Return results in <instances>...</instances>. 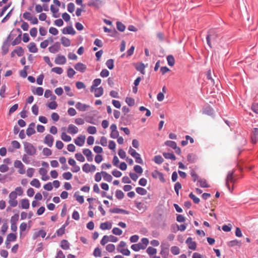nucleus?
<instances>
[{
    "instance_id": "nucleus-43",
    "label": "nucleus",
    "mask_w": 258,
    "mask_h": 258,
    "mask_svg": "<svg viewBox=\"0 0 258 258\" xmlns=\"http://www.w3.org/2000/svg\"><path fill=\"white\" fill-rule=\"evenodd\" d=\"M136 191L138 194L142 196L145 195L147 193V191L146 189L141 187H137Z\"/></svg>"
},
{
    "instance_id": "nucleus-9",
    "label": "nucleus",
    "mask_w": 258,
    "mask_h": 258,
    "mask_svg": "<svg viewBox=\"0 0 258 258\" xmlns=\"http://www.w3.org/2000/svg\"><path fill=\"white\" fill-rule=\"evenodd\" d=\"M164 245L165 244H163L162 243L161 245V251H160V254L162 255L163 258H168L169 255V250L168 248L169 247V244H167V247H164Z\"/></svg>"
},
{
    "instance_id": "nucleus-38",
    "label": "nucleus",
    "mask_w": 258,
    "mask_h": 258,
    "mask_svg": "<svg viewBox=\"0 0 258 258\" xmlns=\"http://www.w3.org/2000/svg\"><path fill=\"white\" fill-rule=\"evenodd\" d=\"M30 184L36 188H39L41 186L40 181L37 178H34L31 182Z\"/></svg>"
},
{
    "instance_id": "nucleus-5",
    "label": "nucleus",
    "mask_w": 258,
    "mask_h": 258,
    "mask_svg": "<svg viewBox=\"0 0 258 258\" xmlns=\"http://www.w3.org/2000/svg\"><path fill=\"white\" fill-rule=\"evenodd\" d=\"M117 240H118L117 238L114 236L105 235L103 236V237L101 239L100 243L102 245H104L105 244H106L109 241L115 242L117 241Z\"/></svg>"
},
{
    "instance_id": "nucleus-25",
    "label": "nucleus",
    "mask_w": 258,
    "mask_h": 258,
    "mask_svg": "<svg viewBox=\"0 0 258 258\" xmlns=\"http://www.w3.org/2000/svg\"><path fill=\"white\" fill-rule=\"evenodd\" d=\"M76 32L72 26H68L63 29L62 33L74 35Z\"/></svg>"
},
{
    "instance_id": "nucleus-24",
    "label": "nucleus",
    "mask_w": 258,
    "mask_h": 258,
    "mask_svg": "<svg viewBox=\"0 0 258 258\" xmlns=\"http://www.w3.org/2000/svg\"><path fill=\"white\" fill-rule=\"evenodd\" d=\"M76 107L77 109L81 111H85L87 108L90 107V106L81 102H78L76 104Z\"/></svg>"
},
{
    "instance_id": "nucleus-53",
    "label": "nucleus",
    "mask_w": 258,
    "mask_h": 258,
    "mask_svg": "<svg viewBox=\"0 0 258 258\" xmlns=\"http://www.w3.org/2000/svg\"><path fill=\"white\" fill-rule=\"evenodd\" d=\"M51 72L55 73L57 74L60 75L63 72V70L60 67H55L51 69Z\"/></svg>"
},
{
    "instance_id": "nucleus-64",
    "label": "nucleus",
    "mask_w": 258,
    "mask_h": 258,
    "mask_svg": "<svg viewBox=\"0 0 258 258\" xmlns=\"http://www.w3.org/2000/svg\"><path fill=\"white\" fill-rule=\"evenodd\" d=\"M116 25H117V29L119 31H120L121 32H123L125 30V26L121 22H117Z\"/></svg>"
},
{
    "instance_id": "nucleus-39",
    "label": "nucleus",
    "mask_w": 258,
    "mask_h": 258,
    "mask_svg": "<svg viewBox=\"0 0 258 258\" xmlns=\"http://www.w3.org/2000/svg\"><path fill=\"white\" fill-rule=\"evenodd\" d=\"M198 183L202 187H209L210 186L207 183L206 180L205 179L200 178L199 180H198Z\"/></svg>"
},
{
    "instance_id": "nucleus-14",
    "label": "nucleus",
    "mask_w": 258,
    "mask_h": 258,
    "mask_svg": "<svg viewBox=\"0 0 258 258\" xmlns=\"http://www.w3.org/2000/svg\"><path fill=\"white\" fill-rule=\"evenodd\" d=\"M74 68L76 69V70L81 73H84L87 69L86 65L82 62L77 63L75 65Z\"/></svg>"
},
{
    "instance_id": "nucleus-42",
    "label": "nucleus",
    "mask_w": 258,
    "mask_h": 258,
    "mask_svg": "<svg viewBox=\"0 0 258 258\" xmlns=\"http://www.w3.org/2000/svg\"><path fill=\"white\" fill-rule=\"evenodd\" d=\"M61 247L63 249H68L70 247V244L67 240H62L60 243Z\"/></svg>"
},
{
    "instance_id": "nucleus-30",
    "label": "nucleus",
    "mask_w": 258,
    "mask_h": 258,
    "mask_svg": "<svg viewBox=\"0 0 258 258\" xmlns=\"http://www.w3.org/2000/svg\"><path fill=\"white\" fill-rule=\"evenodd\" d=\"M28 48L29 51L32 53H36L38 51V48L34 42H30L28 45Z\"/></svg>"
},
{
    "instance_id": "nucleus-17",
    "label": "nucleus",
    "mask_w": 258,
    "mask_h": 258,
    "mask_svg": "<svg viewBox=\"0 0 258 258\" xmlns=\"http://www.w3.org/2000/svg\"><path fill=\"white\" fill-rule=\"evenodd\" d=\"M67 61L66 58L64 56L58 55L55 58L54 62L57 64H63Z\"/></svg>"
},
{
    "instance_id": "nucleus-46",
    "label": "nucleus",
    "mask_w": 258,
    "mask_h": 258,
    "mask_svg": "<svg viewBox=\"0 0 258 258\" xmlns=\"http://www.w3.org/2000/svg\"><path fill=\"white\" fill-rule=\"evenodd\" d=\"M12 192H14L15 193L16 196L17 197L18 196H22L23 194V190L22 188L20 186L17 187L15 188V190L12 191Z\"/></svg>"
},
{
    "instance_id": "nucleus-7",
    "label": "nucleus",
    "mask_w": 258,
    "mask_h": 258,
    "mask_svg": "<svg viewBox=\"0 0 258 258\" xmlns=\"http://www.w3.org/2000/svg\"><path fill=\"white\" fill-rule=\"evenodd\" d=\"M130 154L136 160V162L138 163L143 164V161L141 158L140 155L137 153L134 149H132L130 147Z\"/></svg>"
},
{
    "instance_id": "nucleus-52",
    "label": "nucleus",
    "mask_w": 258,
    "mask_h": 258,
    "mask_svg": "<svg viewBox=\"0 0 258 258\" xmlns=\"http://www.w3.org/2000/svg\"><path fill=\"white\" fill-rule=\"evenodd\" d=\"M75 157L78 161L80 162H84L85 159L83 155L80 153H78L75 154Z\"/></svg>"
},
{
    "instance_id": "nucleus-60",
    "label": "nucleus",
    "mask_w": 258,
    "mask_h": 258,
    "mask_svg": "<svg viewBox=\"0 0 258 258\" xmlns=\"http://www.w3.org/2000/svg\"><path fill=\"white\" fill-rule=\"evenodd\" d=\"M47 106L51 109H55L57 107V104L55 101H51L48 104Z\"/></svg>"
},
{
    "instance_id": "nucleus-12",
    "label": "nucleus",
    "mask_w": 258,
    "mask_h": 258,
    "mask_svg": "<svg viewBox=\"0 0 258 258\" xmlns=\"http://www.w3.org/2000/svg\"><path fill=\"white\" fill-rule=\"evenodd\" d=\"M82 169L85 172L89 173L90 172L95 171L96 170V167L94 165H90L88 163H85L83 165Z\"/></svg>"
},
{
    "instance_id": "nucleus-31",
    "label": "nucleus",
    "mask_w": 258,
    "mask_h": 258,
    "mask_svg": "<svg viewBox=\"0 0 258 258\" xmlns=\"http://www.w3.org/2000/svg\"><path fill=\"white\" fill-rule=\"evenodd\" d=\"M93 91L94 92L95 96L96 97H99L103 94V89L101 87L96 88H94Z\"/></svg>"
},
{
    "instance_id": "nucleus-56",
    "label": "nucleus",
    "mask_w": 258,
    "mask_h": 258,
    "mask_svg": "<svg viewBox=\"0 0 258 258\" xmlns=\"http://www.w3.org/2000/svg\"><path fill=\"white\" fill-rule=\"evenodd\" d=\"M62 177L66 180H70L72 178L73 175L70 172H67L62 174Z\"/></svg>"
},
{
    "instance_id": "nucleus-55",
    "label": "nucleus",
    "mask_w": 258,
    "mask_h": 258,
    "mask_svg": "<svg viewBox=\"0 0 258 258\" xmlns=\"http://www.w3.org/2000/svg\"><path fill=\"white\" fill-rule=\"evenodd\" d=\"M110 212L113 213H127V212H126L124 210L119 208L110 209Z\"/></svg>"
},
{
    "instance_id": "nucleus-4",
    "label": "nucleus",
    "mask_w": 258,
    "mask_h": 258,
    "mask_svg": "<svg viewBox=\"0 0 258 258\" xmlns=\"http://www.w3.org/2000/svg\"><path fill=\"white\" fill-rule=\"evenodd\" d=\"M14 192H11L9 196L8 203L10 207H16L18 204L17 200V197Z\"/></svg>"
},
{
    "instance_id": "nucleus-32",
    "label": "nucleus",
    "mask_w": 258,
    "mask_h": 258,
    "mask_svg": "<svg viewBox=\"0 0 258 258\" xmlns=\"http://www.w3.org/2000/svg\"><path fill=\"white\" fill-rule=\"evenodd\" d=\"M141 80V78L140 77H138L134 82V86L133 87V92L134 93H137L138 92V88L137 86L140 84V82Z\"/></svg>"
},
{
    "instance_id": "nucleus-8",
    "label": "nucleus",
    "mask_w": 258,
    "mask_h": 258,
    "mask_svg": "<svg viewBox=\"0 0 258 258\" xmlns=\"http://www.w3.org/2000/svg\"><path fill=\"white\" fill-rule=\"evenodd\" d=\"M152 176L154 178L159 179L162 182L165 181L163 174L157 170H155L152 172Z\"/></svg>"
},
{
    "instance_id": "nucleus-15",
    "label": "nucleus",
    "mask_w": 258,
    "mask_h": 258,
    "mask_svg": "<svg viewBox=\"0 0 258 258\" xmlns=\"http://www.w3.org/2000/svg\"><path fill=\"white\" fill-rule=\"evenodd\" d=\"M46 235V232L44 230H40L38 231H35L33 234L32 238L33 239H36L39 237L42 238L45 237Z\"/></svg>"
},
{
    "instance_id": "nucleus-58",
    "label": "nucleus",
    "mask_w": 258,
    "mask_h": 258,
    "mask_svg": "<svg viewBox=\"0 0 258 258\" xmlns=\"http://www.w3.org/2000/svg\"><path fill=\"white\" fill-rule=\"evenodd\" d=\"M87 132L90 134H96L97 131L96 128L95 126H90L87 128Z\"/></svg>"
},
{
    "instance_id": "nucleus-26",
    "label": "nucleus",
    "mask_w": 258,
    "mask_h": 258,
    "mask_svg": "<svg viewBox=\"0 0 258 258\" xmlns=\"http://www.w3.org/2000/svg\"><path fill=\"white\" fill-rule=\"evenodd\" d=\"M131 248L136 251H139L140 249H144L145 248V246L143 245V244H141V243H137V244H134L131 246Z\"/></svg>"
},
{
    "instance_id": "nucleus-22",
    "label": "nucleus",
    "mask_w": 258,
    "mask_h": 258,
    "mask_svg": "<svg viewBox=\"0 0 258 258\" xmlns=\"http://www.w3.org/2000/svg\"><path fill=\"white\" fill-rule=\"evenodd\" d=\"M60 44L58 42H55L53 45L49 47V51L51 53H55L60 49Z\"/></svg>"
},
{
    "instance_id": "nucleus-18",
    "label": "nucleus",
    "mask_w": 258,
    "mask_h": 258,
    "mask_svg": "<svg viewBox=\"0 0 258 258\" xmlns=\"http://www.w3.org/2000/svg\"><path fill=\"white\" fill-rule=\"evenodd\" d=\"M186 243L188 245V247L189 249L194 250L196 249L197 243L195 241H192V238H187L186 240Z\"/></svg>"
},
{
    "instance_id": "nucleus-40",
    "label": "nucleus",
    "mask_w": 258,
    "mask_h": 258,
    "mask_svg": "<svg viewBox=\"0 0 258 258\" xmlns=\"http://www.w3.org/2000/svg\"><path fill=\"white\" fill-rule=\"evenodd\" d=\"M101 82V80L100 79H96L93 81V84L91 87V91L93 92L94 88L99 86Z\"/></svg>"
},
{
    "instance_id": "nucleus-1",
    "label": "nucleus",
    "mask_w": 258,
    "mask_h": 258,
    "mask_svg": "<svg viewBox=\"0 0 258 258\" xmlns=\"http://www.w3.org/2000/svg\"><path fill=\"white\" fill-rule=\"evenodd\" d=\"M234 173V170L229 171L226 179V186L231 192L233 190V184L236 181Z\"/></svg>"
},
{
    "instance_id": "nucleus-10",
    "label": "nucleus",
    "mask_w": 258,
    "mask_h": 258,
    "mask_svg": "<svg viewBox=\"0 0 258 258\" xmlns=\"http://www.w3.org/2000/svg\"><path fill=\"white\" fill-rule=\"evenodd\" d=\"M15 167L18 168V172L21 174H24L25 173L24 165L19 160H16L14 162Z\"/></svg>"
},
{
    "instance_id": "nucleus-59",
    "label": "nucleus",
    "mask_w": 258,
    "mask_h": 258,
    "mask_svg": "<svg viewBox=\"0 0 258 258\" xmlns=\"http://www.w3.org/2000/svg\"><path fill=\"white\" fill-rule=\"evenodd\" d=\"M75 74L76 72L73 70V69L71 68L68 69L67 71V75L69 78H72L75 75Z\"/></svg>"
},
{
    "instance_id": "nucleus-54",
    "label": "nucleus",
    "mask_w": 258,
    "mask_h": 258,
    "mask_svg": "<svg viewBox=\"0 0 258 258\" xmlns=\"http://www.w3.org/2000/svg\"><path fill=\"white\" fill-rule=\"evenodd\" d=\"M75 9V6L74 3H70L68 5V11L71 13H72L74 12Z\"/></svg>"
},
{
    "instance_id": "nucleus-34",
    "label": "nucleus",
    "mask_w": 258,
    "mask_h": 258,
    "mask_svg": "<svg viewBox=\"0 0 258 258\" xmlns=\"http://www.w3.org/2000/svg\"><path fill=\"white\" fill-rule=\"evenodd\" d=\"M60 41L63 46L68 47L71 45V41L70 39L65 37H61Z\"/></svg>"
},
{
    "instance_id": "nucleus-21",
    "label": "nucleus",
    "mask_w": 258,
    "mask_h": 258,
    "mask_svg": "<svg viewBox=\"0 0 258 258\" xmlns=\"http://www.w3.org/2000/svg\"><path fill=\"white\" fill-rule=\"evenodd\" d=\"M83 153L86 157L88 161L91 162L93 161L92 153L91 151L89 149H85L83 151Z\"/></svg>"
},
{
    "instance_id": "nucleus-6",
    "label": "nucleus",
    "mask_w": 258,
    "mask_h": 258,
    "mask_svg": "<svg viewBox=\"0 0 258 258\" xmlns=\"http://www.w3.org/2000/svg\"><path fill=\"white\" fill-rule=\"evenodd\" d=\"M165 145L171 147L175 150V152L177 154H180L181 150L179 147L177 146L176 143L172 141H167L165 142Z\"/></svg>"
},
{
    "instance_id": "nucleus-44",
    "label": "nucleus",
    "mask_w": 258,
    "mask_h": 258,
    "mask_svg": "<svg viewBox=\"0 0 258 258\" xmlns=\"http://www.w3.org/2000/svg\"><path fill=\"white\" fill-rule=\"evenodd\" d=\"M153 161L157 164H160L163 162V158L160 155H157L154 157Z\"/></svg>"
},
{
    "instance_id": "nucleus-16",
    "label": "nucleus",
    "mask_w": 258,
    "mask_h": 258,
    "mask_svg": "<svg viewBox=\"0 0 258 258\" xmlns=\"http://www.w3.org/2000/svg\"><path fill=\"white\" fill-rule=\"evenodd\" d=\"M54 141V138L51 135H47L44 140V142L49 147H51Z\"/></svg>"
},
{
    "instance_id": "nucleus-49",
    "label": "nucleus",
    "mask_w": 258,
    "mask_h": 258,
    "mask_svg": "<svg viewBox=\"0 0 258 258\" xmlns=\"http://www.w3.org/2000/svg\"><path fill=\"white\" fill-rule=\"evenodd\" d=\"M14 50L19 56H21L24 54V50L21 47H17Z\"/></svg>"
},
{
    "instance_id": "nucleus-29",
    "label": "nucleus",
    "mask_w": 258,
    "mask_h": 258,
    "mask_svg": "<svg viewBox=\"0 0 258 258\" xmlns=\"http://www.w3.org/2000/svg\"><path fill=\"white\" fill-rule=\"evenodd\" d=\"M203 113L207 115L211 116L214 114V110L211 107L208 106L204 108Z\"/></svg>"
},
{
    "instance_id": "nucleus-28",
    "label": "nucleus",
    "mask_w": 258,
    "mask_h": 258,
    "mask_svg": "<svg viewBox=\"0 0 258 258\" xmlns=\"http://www.w3.org/2000/svg\"><path fill=\"white\" fill-rule=\"evenodd\" d=\"M16 239H17V236L15 234L10 233L7 236L6 243L7 244H9V243L10 242L15 241L16 240Z\"/></svg>"
},
{
    "instance_id": "nucleus-48",
    "label": "nucleus",
    "mask_w": 258,
    "mask_h": 258,
    "mask_svg": "<svg viewBox=\"0 0 258 258\" xmlns=\"http://www.w3.org/2000/svg\"><path fill=\"white\" fill-rule=\"evenodd\" d=\"M171 251L174 255H178L180 253L179 248L176 246H173L171 247Z\"/></svg>"
},
{
    "instance_id": "nucleus-62",
    "label": "nucleus",
    "mask_w": 258,
    "mask_h": 258,
    "mask_svg": "<svg viewBox=\"0 0 258 258\" xmlns=\"http://www.w3.org/2000/svg\"><path fill=\"white\" fill-rule=\"evenodd\" d=\"M112 233L116 235H120L122 234V230L117 227H114L113 228Z\"/></svg>"
},
{
    "instance_id": "nucleus-33",
    "label": "nucleus",
    "mask_w": 258,
    "mask_h": 258,
    "mask_svg": "<svg viewBox=\"0 0 258 258\" xmlns=\"http://www.w3.org/2000/svg\"><path fill=\"white\" fill-rule=\"evenodd\" d=\"M21 207L22 209H27L29 208L30 204L28 199H22L21 201Z\"/></svg>"
},
{
    "instance_id": "nucleus-19",
    "label": "nucleus",
    "mask_w": 258,
    "mask_h": 258,
    "mask_svg": "<svg viewBox=\"0 0 258 258\" xmlns=\"http://www.w3.org/2000/svg\"><path fill=\"white\" fill-rule=\"evenodd\" d=\"M39 174L42 176L41 179L46 181L49 179V176L47 174V171L44 168H40L39 170Z\"/></svg>"
},
{
    "instance_id": "nucleus-37",
    "label": "nucleus",
    "mask_w": 258,
    "mask_h": 258,
    "mask_svg": "<svg viewBox=\"0 0 258 258\" xmlns=\"http://www.w3.org/2000/svg\"><path fill=\"white\" fill-rule=\"evenodd\" d=\"M163 155L166 159H169L172 160H175L176 159L175 155L172 153L164 152L163 153Z\"/></svg>"
},
{
    "instance_id": "nucleus-50",
    "label": "nucleus",
    "mask_w": 258,
    "mask_h": 258,
    "mask_svg": "<svg viewBox=\"0 0 258 258\" xmlns=\"http://www.w3.org/2000/svg\"><path fill=\"white\" fill-rule=\"evenodd\" d=\"M147 252L149 254V255H153V254H155L157 253V249L155 248H153L151 246H149L147 249Z\"/></svg>"
},
{
    "instance_id": "nucleus-41",
    "label": "nucleus",
    "mask_w": 258,
    "mask_h": 258,
    "mask_svg": "<svg viewBox=\"0 0 258 258\" xmlns=\"http://www.w3.org/2000/svg\"><path fill=\"white\" fill-rule=\"evenodd\" d=\"M167 60L168 64L169 66H170L171 67H172L174 66V64L175 63V59H174V57L172 55H169L167 56Z\"/></svg>"
},
{
    "instance_id": "nucleus-63",
    "label": "nucleus",
    "mask_w": 258,
    "mask_h": 258,
    "mask_svg": "<svg viewBox=\"0 0 258 258\" xmlns=\"http://www.w3.org/2000/svg\"><path fill=\"white\" fill-rule=\"evenodd\" d=\"M42 153L44 155H45L46 156H49L51 155L52 154L51 150L47 148H44L43 149Z\"/></svg>"
},
{
    "instance_id": "nucleus-20",
    "label": "nucleus",
    "mask_w": 258,
    "mask_h": 258,
    "mask_svg": "<svg viewBox=\"0 0 258 258\" xmlns=\"http://www.w3.org/2000/svg\"><path fill=\"white\" fill-rule=\"evenodd\" d=\"M85 136L80 135L75 140V143L78 146H82L85 143Z\"/></svg>"
},
{
    "instance_id": "nucleus-2",
    "label": "nucleus",
    "mask_w": 258,
    "mask_h": 258,
    "mask_svg": "<svg viewBox=\"0 0 258 258\" xmlns=\"http://www.w3.org/2000/svg\"><path fill=\"white\" fill-rule=\"evenodd\" d=\"M218 37V35L217 33L215 30L210 29L208 32V34L206 37V40H207V44L211 48L212 47L211 41H213V42L216 41V40Z\"/></svg>"
},
{
    "instance_id": "nucleus-3",
    "label": "nucleus",
    "mask_w": 258,
    "mask_h": 258,
    "mask_svg": "<svg viewBox=\"0 0 258 258\" xmlns=\"http://www.w3.org/2000/svg\"><path fill=\"white\" fill-rule=\"evenodd\" d=\"M24 149L27 154L30 156L34 155L36 153V148L32 144L28 142L24 143Z\"/></svg>"
},
{
    "instance_id": "nucleus-27",
    "label": "nucleus",
    "mask_w": 258,
    "mask_h": 258,
    "mask_svg": "<svg viewBox=\"0 0 258 258\" xmlns=\"http://www.w3.org/2000/svg\"><path fill=\"white\" fill-rule=\"evenodd\" d=\"M34 126L35 124L34 123H31L27 129L26 134L28 136H30L35 133V131L34 128Z\"/></svg>"
},
{
    "instance_id": "nucleus-35",
    "label": "nucleus",
    "mask_w": 258,
    "mask_h": 258,
    "mask_svg": "<svg viewBox=\"0 0 258 258\" xmlns=\"http://www.w3.org/2000/svg\"><path fill=\"white\" fill-rule=\"evenodd\" d=\"M111 227V224L108 222L102 223L100 225V228L102 230L110 229Z\"/></svg>"
},
{
    "instance_id": "nucleus-23",
    "label": "nucleus",
    "mask_w": 258,
    "mask_h": 258,
    "mask_svg": "<svg viewBox=\"0 0 258 258\" xmlns=\"http://www.w3.org/2000/svg\"><path fill=\"white\" fill-rule=\"evenodd\" d=\"M79 131L78 128L73 124L69 125L67 132L70 134H76L78 133Z\"/></svg>"
},
{
    "instance_id": "nucleus-61",
    "label": "nucleus",
    "mask_w": 258,
    "mask_h": 258,
    "mask_svg": "<svg viewBox=\"0 0 258 258\" xmlns=\"http://www.w3.org/2000/svg\"><path fill=\"white\" fill-rule=\"evenodd\" d=\"M27 227V224L25 222L22 223L20 225V235L22 234V233L26 230Z\"/></svg>"
},
{
    "instance_id": "nucleus-45",
    "label": "nucleus",
    "mask_w": 258,
    "mask_h": 258,
    "mask_svg": "<svg viewBox=\"0 0 258 258\" xmlns=\"http://www.w3.org/2000/svg\"><path fill=\"white\" fill-rule=\"evenodd\" d=\"M61 139L64 142H70L72 140V138L67 135L65 133H62L61 135Z\"/></svg>"
},
{
    "instance_id": "nucleus-57",
    "label": "nucleus",
    "mask_w": 258,
    "mask_h": 258,
    "mask_svg": "<svg viewBox=\"0 0 258 258\" xmlns=\"http://www.w3.org/2000/svg\"><path fill=\"white\" fill-rule=\"evenodd\" d=\"M189 197L191 199L193 200L194 202L196 204L199 203L200 201V199L196 197V196L194 195L192 192H191L189 195Z\"/></svg>"
},
{
    "instance_id": "nucleus-13",
    "label": "nucleus",
    "mask_w": 258,
    "mask_h": 258,
    "mask_svg": "<svg viewBox=\"0 0 258 258\" xmlns=\"http://www.w3.org/2000/svg\"><path fill=\"white\" fill-rule=\"evenodd\" d=\"M134 66L138 71L141 73L142 74L145 75V69L146 68L145 65L142 62H137L134 63Z\"/></svg>"
},
{
    "instance_id": "nucleus-51",
    "label": "nucleus",
    "mask_w": 258,
    "mask_h": 258,
    "mask_svg": "<svg viewBox=\"0 0 258 258\" xmlns=\"http://www.w3.org/2000/svg\"><path fill=\"white\" fill-rule=\"evenodd\" d=\"M19 216L18 214H15L13 215L10 220L11 223L17 224L19 220Z\"/></svg>"
},
{
    "instance_id": "nucleus-47",
    "label": "nucleus",
    "mask_w": 258,
    "mask_h": 258,
    "mask_svg": "<svg viewBox=\"0 0 258 258\" xmlns=\"http://www.w3.org/2000/svg\"><path fill=\"white\" fill-rule=\"evenodd\" d=\"M106 65L109 69H110V70L113 69L114 68L113 59H109L107 60L106 62Z\"/></svg>"
},
{
    "instance_id": "nucleus-36",
    "label": "nucleus",
    "mask_w": 258,
    "mask_h": 258,
    "mask_svg": "<svg viewBox=\"0 0 258 258\" xmlns=\"http://www.w3.org/2000/svg\"><path fill=\"white\" fill-rule=\"evenodd\" d=\"M102 175L103 176V177L104 179L108 182L111 181L112 179V177L111 175L108 173H107L105 171H102L101 172Z\"/></svg>"
},
{
    "instance_id": "nucleus-11",
    "label": "nucleus",
    "mask_w": 258,
    "mask_h": 258,
    "mask_svg": "<svg viewBox=\"0 0 258 258\" xmlns=\"http://www.w3.org/2000/svg\"><path fill=\"white\" fill-rule=\"evenodd\" d=\"M258 141V128H254L251 132V143L253 144H255Z\"/></svg>"
}]
</instances>
